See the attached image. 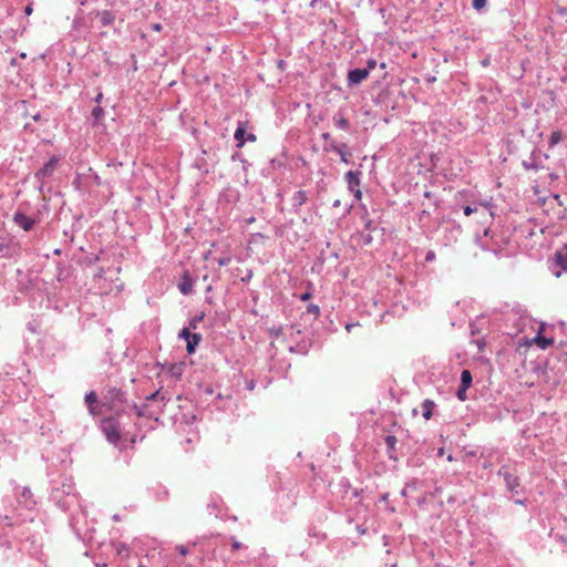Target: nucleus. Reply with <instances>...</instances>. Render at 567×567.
<instances>
[{
  "instance_id": "22",
  "label": "nucleus",
  "mask_w": 567,
  "mask_h": 567,
  "mask_svg": "<svg viewBox=\"0 0 567 567\" xmlns=\"http://www.w3.org/2000/svg\"><path fill=\"white\" fill-rule=\"evenodd\" d=\"M92 116L95 123L101 122L104 118V110L100 105L95 106L92 111Z\"/></svg>"
},
{
  "instance_id": "34",
  "label": "nucleus",
  "mask_w": 567,
  "mask_h": 567,
  "mask_svg": "<svg viewBox=\"0 0 567 567\" xmlns=\"http://www.w3.org/2000/svg\"><path fill=\"white\" fill-rule=\"evenodd\" d=\"M24 12H25V14L30 16L33 12L32 6L31 4L27 6L24 9Z\"/></svg>"
},
{
  "instance_id": "2",
  "label": "nucleus",
  "mask_w": 567,
  "mask_h": 567,
  "mask_svg": "<svg viewBox=\"0 0 567 567\" xmlns=\"http://www.w3.org/2000/svg\"><path fill=\"white\" fill-rule=\"evenodd\" d=\"M85 405L90 412V414L95 416L105 415L109 411L106 405L109 401L100 400L96 392L91 391L84 398Z\"/></svg>"
},
{
  "instance_id": "19",
  "label": "nucleus",
  "mask_w": 567,
  "mask_h": 567,
  "mask_svg": "<svg viewBox=\"0 0 567 567\" xmlns=\"http://www.w3.org/2000/svg\"><path fill=\"white\" fill-rule=\"evenodd\" d=\"M292 199L296 206H302L308 200V195L305 190L300 189L295 193Z\"/></svg>"
},
{
  "instance_id": "7",
  "label": "nucleus",
  "mask_w": 567,
  "mask_h": 567,
  "mask_svg": "<svg viewBox=\"0 0 567 567\" xmlns=\"http://www.w3.org/2000/svg\"><path fill=\"white\" fill-rule=\"evenodd\" d=\"M369 76L368 69H354L349 71L347 76V84L349 87H353L363 82Z\"/></svg>"
},
{
  "instance_id": "28",
  "label": "nucleus",
  "mask_w": 567,
  "mask_h": 567,
  "mask_svg": "<svg viewBox=\"0 0 567 567\" xmlns=\"http://www.w3.org/2000/svg\"><path fill=\"white\" fill-rule=\"evenodd\" d=\"M466 390L467 388L461 386L457 391V396L460 400L464 401L466 399Z\"/></svg>"
},
{
  "instance_id": "4",
  "label": "nucleus",
  "mask_w": 567,
  "mask_h": 567,
  "mask_svg": "<svg viewBox=\"0 0 567 567\" xmlns=\"http://www.w3.org/2000/svg\"><path fill=\"white\" fill-rule=\"evenodd\" d=\"M103 429H104L106 440L110 443H112L121 449L127 446L126 439L123 437L121 427H103Z\"/></svg>"
},
{
  "instance_id": "27",
  "label": "nucleus",
  "mask_w": 567,
  "mask_h": 567,
  "mask_svg": "<svg viewBox=\"0 0 567 567\" xmlns=\"http://www.w3.org/2000/svg\"><path fill=\"white\" fill-rule=\"evenodd\" d=\"M194 333H190V331L187 329V328H184L181 332H179V338L184 339L185 341L187 339H190V337L193 336Z\"/></svg>"
},
{
  "instance_id": "8",
  "label": "nucleus",
  "mask_w": 567,
  "mask_h": 567,
  "mask_svg": "<svg viewBox=\"0 0 567 567\" xmlns=\"http://www.w3.org/2000/svg\"><path fill=\"white\" fill-rule=\"evenodd\" d=\"M13 221L25 231L31 230L35 224V220L33 218L28 217L25 214L21 212H17L13 215Z\"/></svg>"
},
{
  "instance_id": "6",
  "label": "nucleus",
  "mask_w": 567,
  "mask_h": 567,
  "mask_svg": "<svg viewBox=\"0 0 567 567\" xmlns=\"http://www.w3.org/2000/svg\"><path fill=\"white\" fill-rule=\"evenodd\" d=\"M58 163H59V157L52 156L44 164V166L35 173V177L41 182V184L44 183L45 178L52 176V174L54 173V171L58 166Z\"/></svg>"
},
{
  "instance_id": "33",
  "label": "nucleus",
  "mask_w": 567,
  "mask_h": 567,
  "mask_svg": "<svg viewBox=\"0 0 567 567\" xmlns=\"http://www.w3.org/2000/svg\"><path fill=\"white\" fill-rule=\"evenodd\" d=\"M257 137L255 134H248L247 137H246V141H249V142H256Z\"/></svg>"
},
{
  "instance_id": "10",
  "label": "nucleus",
  "mask_w": 567,
  "mask_h": 567,
  "mask_svg": "<svg viewBox=\"0 0 567 567\" xmlns=\"http://www.w3.org/2000/svg\"><path fill=\"white\" fill-rule=\"evenodd\" d=\"M555 261L563 270L567 271V245L555 252Z\"/></svg>"
},
{
  "instance_id": "37",
  "label": "nucleus",
  "mask_w": 567,
  "mask_h": 567,
  "mask_svg": "<svg viewBox=\"0 0 567 567\" xmlns=\"http://www.w3.org/2000/svg\"><path fill=\"white\" fill-rule=\"evenodd\" d=\"M434 258V254L433 252H429V255L426 256V260H432Z\"/></svg>"
},
{
  "instance_id": "3",
  "label": "nucleus",
  "mask_w": 567,
  "mask_h": 567,
  "mask_svg": "<svg viewBox=\"0 0 567 567\" xmlns=\"http://www.w3.org/2000/svg\"><path fill=\"white\" fill-rule=\"evenodd\" d=\"M103 400L109 401L106 405L109 412H118L123 408L124 394L121 390L113 388L107 391Z\"/></svg>"
},
{
  "instance_id": "29",
  "label": "nucleus",
  "mask_w": 567,
  "mask_h": 567,
  "mask_svg": "<svg viewBox=\"0 0 567 567\" xmlns=\"http://www.w3.org/2000/svg\"><path fill=\"white\" fill-rule=\"evenodd\" d=\"M176 550L182 555L185 556L188 553V549L184 545H177Z\"/></svg>"
},
{
  "instance_id": "9",
  "label": "nucleus",
  "mask_w": 567,
  "mask_h": 567,
  "mask_svg": "<svg viewBox=\"0 0 567 567\" xmlns=\"http://www.w3.org/2000/svg\"><path fill=\"white\" fill-rule=\"evenodd\" d=\"M499 474L504 476L507 488L512 492H516V488L519 486V480L516 475L509 473L508 471L501 470Z\"/></svg>"
},
{
  "instance_id": "36",
  "label": "nucleus",
  "mask_w": 567,
  "mask_h": 567,
  "mask_svg": "<svg viewBox=\"0 0 567 567\" xmlns=\"http://www.w3.org/2000/svg\"><path fill=\"white\" fill-rule=\"evenodd\" d=\"M102 100H103V94H102V93H99V94L96 95V97H95V102L100 104V103L102 102Z\"/></svg>"
},
{
  "instance_id": "32",
  "label": "nucleus",
  "mask_w": 567,
  "mask_h": 567,
  "mask_svg": "<svg viewBox=\"0 0 567 567\" xmlns=\"http://www.w3.org/2000/svg\"><path fill=\"white\" fill-rule=\"evenodd\" d=\"M310 298H311V293L310 292H305V293H302L300 296V299L303 300V301H306V300H308Z\"/></svg>"
},
{
  "instance_id": "35",
  "label": "nucleus",
  "mask_w": 567,
  "mask_h": 567,
  "mask_svg": "<svg viewBox=\"0 0 567 567\" xmlns=\"http://www.w3.org/2000/svg\"><path fill=\"white\" fill-rule=\"evenodd\" d=\"M158 396H159V392H158V391H156V392L152 393L150 396H147V399H148V400H155V399H156V398H158Z\"/></svg>"
},
{
  "instance_id": "1",
  "label": "nucleus",
  "mask_w": 567,
  "mask_h": 567,
  "mask_svg": "<svg viewBox=\"0 0 567 567\" xmlns=\"http://www.w3.org/2000/svg\"><path fill=\"white\" fill-rule=\"evenodd\" d=\"M478 215L477 223L482 225L488 224L494 216L492 205L488 202H480L474 205H467L464 207V215Z\"/></svg>"
},
{
  "instance_id": "12",
  "label": "nucleus",
  "mask_w": 567,
  "mask_h": 567,
  "mask_svg": "<svg viewBox=\"0 0 567 567\" xmlns=\"http://www.w3.org/2000/svg\"><path fill=\"white\" fill-rule=\"evenodd\" d=\"M245 134H246L245 123L239 122L238 123V127H237V130L235 131V134H234L235 140L238 142V145H237L238 147H243L244 146V144L246 142Z\"/></svg>"
},
{
  "instance_id": "16",
  "label": "nucleus",
  "mask_w": 567,
  "mask_h": 567,
  "mask_svg": "<svg viewBox=\"0 0 567 567\" xmlns=\"http://www.w3.org/2000/svg\"><path fill=\"white\" fill-rule=\"evenodd\" d=\"M421 409H422V414H423L424 420L427 421V420H430V417L433 413L434 402L431 400H425L422 403Z\"/></svg>"
},
{
  "instance_id": "39",
  "label": "nucleus",
  "mask_w": 567,
  "mask_h": 567,
  "mask_svg": "<svg viewBox=\"0 0 567 567\" xmlns=\"http://www.w3.org/2000/svg\"><path fill=\"white\" fill-rule=\"evenodd\" d=\"M154 30L159 31L161 30V24H155L154 25Z\"/></svg>"
},
{
  "instance_id": "30",
  "label": "nucleus",
  "mask_w": 567,
  "mask_h": 567,
  "mask_svg": "<svg viewBox=\"0 0 567 567\" xmlns=\"http://www.w3.org/2000/svg\"><path fill=\"white\" fill-rule=\"evenodd\" d=\"M217 262L220 267L227 266L230 262V257L219 258Z\"/></svg>"
},
{
  "instance_id": "14",
  "label": "nucleus",
  "mask_w": 567,
  "mask_h": 567,
  "mask_svg": "<svg viewBox=\"0 0 567 567\" xmlns=\"http://www.w3.org/2000/svg\"><path fill=\"white\" fill-rule=\"evenodd\" d=\"M113 547L122 559H127L130 557V549L128 547L123 543H113Z\"/></svg>"
},
{
  "instance_id": "26",
  "label": "nucleus",
  "mask_w": 567,
  "mask_h": 567,
  "mask_svg": "<svg viewBox=\"0 0 567 567\" xmlns=\"http://www.w3.org/2000/svg\"><path fill=\"white\" fill-rule=\"evenodd\" d=\"M486 3V0H473V7L476 10H482L483 8H485Z\"/></svg>"
},
{
  "instance_id": "41",
  "label": "nucleus",
  "mask_w": 567,
  "mask_h": 567,
  "mask_svg": "<svg viewBox=\"0 0 567 567\" xmlns=\"http://www.w3.org/2000/svg\"><path fill=\"white\" fill-rule=\"evenodd\" d=\"M138 567H144L143 565H140Z\"/></svg>"
},
{
  "instance_id": "11",
  "label": "nucleus",
  "mask_w": 567,
  "mask_h": 567,
  "mask_svg": "<svg viewBox=\"0 0 567 567\" xmlns=\"http://www.w3.org/2000/svg\"><path fill=\"white\" fill-rule=\"evenodd\" d=\"M193 289V280L188 272H184L182 282L179 284V290L183 295H188Z\"/></svg>"
},
{
  "instance_id": "25",
  "label": "nucleus",
  "mask_w": 567,
  "mask_h": 567,
  "mask_svg": "<svg viewBox=\"0 0 567 567\" xmlns=\"http://www.w3.org/2000/svg\"><path fill=\"white\" fill-rule=\"evenodd\" d=\"M307 311L312 313L315 317H319L320 315V309L317 305H309Z\"/></svg>"
},
{
  "instance_id": "5",
  "label": "nucleus",
  "mask_w": 567,
  "mask_h": 567,
  "mask_svg": "<svg viewBox=\"0 0 567 567\" xmlns=\"http://www.w3.org/2000/svg\"><path fill=\"white\" fill-rule=\"evenodd\" d=\"M360 172H353V171H349L347 174H346V182L348 184V188L350 192H352L354 194V197L355 199L360 200L361 197H362V193L359 188V185H360Z\"/></svg>"
},
{
  "instance_id": "31",
  "label": "nucleus",
  "mask_w": 567,
  "mask_h": 567,
  "mask_svg": "<svg viewBox=\"0 0 567 567\" xmlns=\"http://www.w3.org/2000/svg\"><path fill=\"white\" fill-rule=\"evenodd\" d=\"M377 66V61L375 60H369L368 63H367V68L369 70V73Z\"/></svg>"
},
{
  "instance_id": "38",
  "label": "nucleus",
  "mask_w": 567,
  "mask_h": 567,
  "mask_svg": "<svg viewBox=\"0 0 567 567\" xmlns=\"http://www.w3.org/2000/svg\"><path fill=\"white\" fill-rule=\"evenodd\" d=\"M233 547L235 549H238L240 547V544L238 542H234Z\"/></svg>"
},
{
  "instance_id": "40",
  "label": "nucleus",
  "mask_w": 567,
  "mask_h": 567,
  "mask_svg": "<svg viewBox=\"0 0 567 567\" xmlns=\"http://www.w3.org/2000/svg\"><path fill=\"white\" fill-rule=\"evenodd\" d=\"M339 204H340L339 200H336L333 206H339Z\"/></svg>"
},
{
  "instance_id": "13",
  "label": "nucleus",
  "mask_w": 567,
  "mask_h": 567,
  "mask_svg": "<svg viewBox=\"0 0 567 567\" xmlns=\"http://www.w3.org/2000/svg\"><path fill=\"white\" fill-rule=\"evenodd\" d=\"M532 343L536 344L540 349L545 350L554 343V340L542 336L539 332L533 340Z\"/></svg>"
},
{
  "instance_id": "24",
  "label": "nucleus",
  "mask_w": 567,
  "mask_h": 567,
  "mask_svg": "<svg viewBox=\"0 0 567 567\" xmlns=\"http://www.w3.org/2000/svg\"><path fill=\"white\" fill-rule=\"evenodd\" d=\"M385 443L388 445L389 451L393 450L396 444V437L393 435H388L385 437Z\"/></svg>"
},
{
  "instance_id": "18",
  "label": "nucleus",
  "mask_w": 567,
  "mask_h": 567,
  "mask_svg": "<svg viewBox=\"0 0 567 567\" xmlns=\"http://www.w3.org/2000/svg\"><path fill=\"white\" fill-rule=\"evenodd\" d=\"M100 21L104 27L112 24L115 20V17L112 12L105 10L99 13Z\"/></svg>"
},
{
  "instance_id": "20",
  "label": "nucleus",
  "mask_w": 567,
  "mask_h": 567,
  "mask_svg": "<svg viewBox=\"0 0 567 567\" xmlns=\"http://www.w3.org/2000/svg\"><path fill=\"white\" fill-rule=\"evenodd\" d=\"M472 384V374L468 370H463L461 374V386L470 388Z\"/></svg>"
},
{
  "instance_id": "15",
  "label": "nucleus",
  "mask_w": 567,
  "mask_h": 567,
  "mask_svg": "<svg viewBox=\"0 0 567 567\" xmlns=\"http://www.w3.org/2000/svg\"><path fill=\"white\" fill-rule=\"evenodd\" d=\"M202 337L199 333H194L190 339L186 340V350L188 353H193L195 348L198 346Z\"/></svg>"
},
{
  "instance_id": "17",
  "label": "nucleus",
  "mask_w": 567,
  "mask_h": 567,
  "mask_svg": "<svg viewBox=\"0 0 567 567\" xmlns=\"http://www.w3.org/2000/svg\"><path fill=\"white\" fill-rule=\"evenodd\" d=\"M333 123L338 128L343 131H347L350 127L349 121L341 114H337L333 116Z\"/></svg>"
},
{
  "instance_id": "21",
  "label": "nucleus",
  "mask_w": 567,
  "mask_h": 567,
  "mask_svg": "<svg viewBox=\"0 0 567 567\" xmlns=\"http://www.w3.org/2000/svg\"><path fill=\"white\" fill-rule=\"evenodd\" d=\"M563 140V133L560 131H554L549 137V146L553 147L557 145Z\"/></svg>"
},
{
  "instance_id": "23",
  "label": "nucleus",
  "mask_w": 567,
  "mask_h": 567,
  "mask_svg": "<svg viewBox=\"0 0 567 567\" xmlns=\"http://www.w3.org/2000/svg\"><path fill=\"white\" fill-rule=\"evenodd\" d=\"M334 151L340 155V158L343 163L349 164V153L344 152L341 147H334Z\"/></svg>"
}]
</instances>
